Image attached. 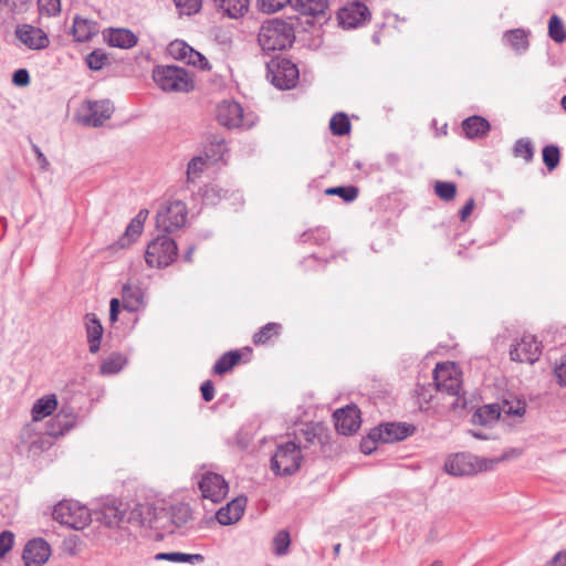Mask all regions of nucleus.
<instances>
[{
	"mask_svg": "<svg viewBox=\"0 0 566 566\" xmlns=\"http://www.w3.org/2000/svg\"><path fill=\"white\" fill-rule=\"evenodd\" d=\"M300 18L289 17L287 20L272 18L265 20L258 34V42L263 52L283 51L295 41Z\"/></svg>",
	"mask_w": 566,
	"mask_h": 566,
	"instance_id": "nucleus-1",
	"label": "nucleus"
},
{
	"mask_svg": "<svg viewBox=\"0 0 566 566\" xmlns=\"http://www.w3.org/2000/svg\"><path fill=\"white\" fill-rule=\"evenodd\" d=\"M155 83L166 92L188 93L195 88L189 72L176 65H159L153 71Z\"/></svg>",
	"mask_w": 566,
	"mask_h": 566,
	"instance_id": "nucleus-2",
	"label": "nucleus"
},
{
	"mask_svg": "<svg viewBox=\"0 0 566 566\" xmlns=\"http://www.w3.org/2000/svg\"><path fill=\"white\" fill-rule=\"evenodd\" d=\"M266 78L279 90L295 87L300 71L291 60L276 55L266 62Z\"/></svg>",
	"mask_w": 566,
	"mask_h": 566,
	"instance_id": "nucleus-3",
	"label": "nucleus"
},
{
	"mask_svg": "<svg viewBox=\"0 0 566 566\" xmlns=\"http://www.w3.org/2000/svg\"><path fill=\"white\" fill-rule=\"evenodd\" d=\"M52 516L61 525L73 530H83L92 521L91 513L86 506L69 500L59 502L53 509Z\"/></svg>",
	"mask_w": 566,
	"mask_h": 566,
	"instance_id": "nucleus-4",
	"label": "nucleus"
},
{
	"mask_svg": "<svg viewBox=\"0 0 566 566\" xmlns=\"http://www.w3.org/2000/svg\"><path fill=\"white\" fill-rule=\"evenodd\" d=\"M301 446L294 441L279 444L271 458V470L275 475H292L301 465Z\"/></svg>",
	"mask_w": 566,
	"mask_h": 566,
	"instance_id": "nucleus-5",
	"label": "nucleus"
},
{
	"mask_svg": "<svg viewBox=\"0 0 566 566\" xmlns=\"http://www.w3.org/2000/svg\"><path fill=\"white\" fill-rule=\"evenodd\" d=\"M178 247L175 240L167 234L155 238L147 245L145 252V261L150 268H166L170 265L177 258Z\"/></svg>",
	"mask_w": 566,
	"mask_h": 566,
	"instance_id": "nucleus-6",
	"label": "nucleus"
},
{
	"mask_svg": "<svg viewBox=\"0 0 566 566\" xmlns=\"http://www.w3.org/2000/svg\"><path fill=\"white\" fill-rule=\"evenodd\" d=\"M291 9L297 13L293 18H300V27H322L331 18L327 13L328 0H293Z\"/></svg>",
	"mask_w": 566,
	"mask_h": 566,
	"instance_id": "nucleus-7",
	"label": "nucleus"
},
{
	"mask_svg": "<svg viewBox=\"0 0 566 566\" xmlns=\"http://www.w3.org/2000/svg\"><path fill=\"white\" fill-rule=\"evenodd\" d=\"M158 522L163 526L157 530L172 534L192 518V510L187 503H177L170 506L158 505Z\"/></svg>",
	"mask_w": 566,
	"mask_h": 566,
	"instance_id": "nucleus-8",
	"label": "nucleus"
},
{
	"mask_svg": "<svg viewBox=\"0 0 566 566\" xmlns=\"http://www.w3.org/2000/svg\"><path fill=\"white\" fill-rule=\"evenodd\" d=\"M216 118L221 126L232 128H251L254 124L244 117V111L240 103L235 101H222L216 109Z\"/></svg>",
	"mask_w": 566,
	"mask_h": 566,
	"instance_id": "nucleus-9",
	"label": "nucleus"
},
{
	"mask_svg": "<svg viewBox=\"0 0 566 566\" xmlns=\"http://www.w3.org/2000/svg\"><path fill=\"white\" fill-rule=\"evenodd\" d=\"M187 207L180 200L169 202L156 216V224L166 233L180 229L187 220Z\"/></svg>",
	"mask_w": 566,
	"mask_h": 566,
	"instance_id": "nucleus-10",
	"label": "nucleus"
},
{
	"mask_svg": "<svg viewBox=\"0 0 566 566\" xmlns=\"http://www.w3.org/2000/svg\"><path fill=\"white\" fill-rule=\"evenodd\" d=\"M433 381L439 391L459 396L461 390L460 371L454 363L437 364Z\"/></svg>",
	"mask_w": 566,
	"mask_h": 566,
	"instance_id": "nucleus-11",
	"label": "nucleus"
},
{
	"mask_svg": "<svg viewBox=\"0 0 566 566\" xmlns=\"http://www.w3.org/2000/svg\"><path fill=\"white\" fill-rule=\"evenodd\" d=\"M84 112L81 115L82 124L88 127H99L111 118L114 106L109 99L87 101Z\"/></svg>",
	"mask_w": 566,
	"mask_h": 566,
	"instance_id": "nucleus-12",
	"label": "nucleus"
},
{
	"mask_svg": "<svg viewBox=\"0 0 566 566\" xmlns=\"http://www.w3.org/2000/svg\"><path fill=\"white\" fill-rule=\"evenodd\" d=\"M542 353L541 343L533 335H524L520 342L512 345L510 356L512 360L534 364Z\"/></svg>",
	"mask_w": 566,
	"mask_h": 566,
	"instance_id": "nucleus-13",
	"label": "nucleus"
},
{
	"mask_svg": "<svg viewBox=\"0 0 566 566\" xmlns=\"http://www.w3.org/2000/svg\"><path fill=\"white\" fill-rule=\"evenodd\" d=\"M158 505L151 503H137L129 511L127 510L125 523H135L138 526L157 530L163 526L158 522Z\"/></svg>",
	"mask_w": 566,
	"mask_h": 566,
	"instance_id": "nucleus-14",
	"label": "nucleus"
},
{
	"mask_svg": "<svg viewBox=\"0 0 566 566\" xmlns=\"http://www.w3.org/2000/svg\"><path fill=\"white\" fill-rule=\"evenodd\" d=\"M199 489L205 499L211 500L213 503H219L228 494L229 485L222 475L207 472L199 482Z\"/></svg>",
	"mask_w": 566,
	"mask_h": 566,
	"instance_id": "nucleus-15",
	"label": "nucleus"
},
{
	"mask_svg": "<svg viewBox=\"0 0 566 566\" xmlns=\"http://www.w3.org/2000/svg\"><path fill=\"white\" fill-rule=\"evenodd\" d=\"M481 470L475 457L469 453H457L450 455L444 463V471L453 476L473 475Z\"/></svg>",
	"mask_w": 566,
	"mask_h": 566,
	"instance_id": "nucleus-16",
	"label": "nucleus"
},
{
	"mask_svg": "<svg viewBox=\"0 0 566 566\" xmlns=\"http://www.w3.org/2000/svg\"><path fill=\"white\" fill-rule=\"evenodd\" d=\"M127 514V504L112 500L104 503L98 512L97 520L107 527H122Z\"/></svg>",
	"mask_w": 566,
	"mask_h": 566,
	"instance_id": "nucleus-17",
	"label": "nucleus"
},
{
	"mask_svg": "<svg viewBox=\"0 0 566 566\" xmlns=\"http://www.w3.org/2000/svg\"><path fill=\"white\" fill-rule=\"evenodd\" d=\"M51 555V547L43 538L30 539L23 549L22 559L25 566H42Z\"/></svg>",
	"mask_w": 566,
	"mask_h": 566,
	"instance_id": "nucleus-18",
	"label": "nucleus"
},
{
	"mask_svg": "<svg viewBox=\"0 0 566 566\" xmlns=\"http://www.w3.org/2000/svg\"><path fill=\"white\" fill-rule=\"evenodd\" d=\"M15 35L30 50H43L50 44L48 34L42 29L30 24L18 27Z\"/></svg>",
	"mask_w": 566,
	"mask_h": 566,
	"instance_id": "nucleus-19",
	"label": "nucleus"
},
{
	"mask_svg": "<svg viewBox=\"0 0 566 566\" xmlns=\"http://www.w3.org/2000/svg\"><path fill=\"white\" fill-rule=\"evenodd\" d=\"M380 431V442L394 443L402 441L416 431L413 424L406 422H385L375 427Z\"/></svg>",
	"mask_w": 566,
	"mask_h": 566,
	"instance_id": "nucleus-20",
	"label": "nucleus"
},
{
	"mask_svg": "<svg viewBox=\"0 0 566 566\" xmlns=\"http://www.w3.org/2000/svg\"><path fill=\"white\" fill-rule=\"evenodd\" d=\"M248 499L244 495L237 496L226 506L217 511L216 517L221 525H232L243 515Z\"/></svg>",
	"mask_w": 566,
	"mask_h": 566,
	"instance_id": "nucleus-21",
	"label": "nucleus"
},
{
	"mask_svg": "<svg viewBox=\"0 0 566 566\" xmlns=\"http://www.w3.org/2000/svg\"><path fill=\"white\" fill-rule=\"evenodd\" d=\"M84 326L90 353L96 354L101 348V340L104 333L103 325L94 313H87L84 316Z\"/></svg>",
	"mask_w": 566,
	"mask_h": 566,
	"instance_id": "nucleus-22",
	"label": "nucleus"
},
{
	"mask_svg": "<svg viewBox=\"0 0 566 566\" xmlns=\"http://www.w3.org/2000/svg\"><path fill=\"white\" fill-rule=\"evenodd\" d=\"M333 420L339 434L352 436L354 433V402L336 409L333 413Z\"/></svg>",
	"mask_w": 566,
	"mask_h": 566,
	"instance_id": "nucleus-23",
	"label": "nucleus"
},
{
	"mask_svg": "<svg viewBox=\"0 0 566 566\" xmlns=\"http://www.w3.org/2000/svg\"><path fill=\"white\" fill-rule=\"evenodd\" d=\"M462 130L469 139L481 138L488 135L491 129L490 122L479 115H472L465 118L462 124Z\"/></svg>",
	"mask_w": 566,
	"mask_h": 566,
	"instance_id": "nucleus-24",
	"label": "nucleus"
},
{
	"mask_svg": "<svg viewBox=\"0 0 566 566\" xmlns=\"http://www.w3.org/2000/svg\"><path fill=\"white\" fill-rule=\"evenodd\" d=\"M107 42L113 48L132 49L137 44L138 38L128 29L117 28L108 30Z\"/></svg>",
	"mask_w": 566,
	"mask_h": 566,
	"instance_id": "nucleus-25",
	"label": "nucleus"
},
{
	"mask_svg": "<svg viewBox=\"0 0 566 566\" xmlns=\"http://www.w3.org/2000/svg\"><path fill=\"white\" fill-rule=\"evenodd\" d=\"M216 9L231 19L243 17L249 11V0H213Z\"/></svg>",
	"mask_w": 566,
	"mask_h": 566,
	"instance_id": "nucleus-26",
	"label": "nucleus"
},
{
	"mask_svg": "<svg viewBox=\"0 0 566 566\" xmlns=\"http://www.w3.org/2000/svg\"><path fill=\"white\" fill-rule=\"evenodd\" d=\"M123 307L127 312H136L143 304L144 293L137 285L126 283L122 289Z\"/></svg>",
	"mask_w": 566,
	"mask_h": 566,
	"instance_id": "nucleus-27",
	"label": "nucleus"
},
{
	"mask_svg": "<svg viewBox=\"0 0 566 566\" xmlns=\"http://www.w3.org/2000/svg\"><path fill=\"white\" fill-rule=\"evenodd\" d=\"M301 436L306 442L303 447L307 448V446L314 444H325L327 441V431L326 428L321 422H312L306 424V427L301 430Z\"/></svg>",
	"mask_w": 566,
	"mask_h": 566,
	"instance_id": "nucleus-28",
	"label": "nucleus"
},
{
	"mask_svg": "<svg viewBox=\"0 0 566 566\" xmlns=\"http://www.w3.org/2000/svg\"><path fill=\"white\" fill-rule=\"evenodd\" d=\"M57 407V399L55 395H46L38 399L32 407V421L39 422L43 418L53 413Z\"/></svg>",
	"mask_w": 566,
	"mask_h": 566,
	"instance_id": "nucleus-29",
	"label": "nucleus"
},
{
	"mask_svg": "<svg viewBox=\"0 0 566 566\" xmlns=\"http://www.w3.org/2000/svg\"><path fill=\"white\" fill-rule=\"evenodd\" d=\"M227 151L228 148L223 137L219 135H211L208 138V144L205 146V157L208 160L218 163L223 159Z\"/></svg>",
	"mask_w": 566,
	"mask_h": 566,
	"instance_id": "nucleus-30",
	"label": "nucleus"
},
{
	"mask_svg": "<svg viewBox=\"0 0 566 566\" xmlns=\"http://www.w3.org/2000/svg\"><path fill=\"white\" fill-rule=\"evenodd\" d=\"M75 424V418L64 415L63 411L59 412L50 420L46 432L50 437H59L69 432Z\"/></svg>",
	"mask_w": 566,
	"mask_h": 566,
	"instance_id": "nucleus-31",
	"label": "nucleus"
},
{
	"mask_svg": "<svg viewBox=\"0 0 566 566\" xmlns=\"http://www.w3.org/2000/svg\"><path fill=\"white\" fill-rule=\"evenodd\" d=\"M501 416V408L499 405H485L480 407L472 416V422L480 426H490L496 422Z\"/></svg>",
	"mask_w": 566,
	"mask_h": 566,
	"instance_id": "nucleus-32",
	"label": "nucleus"
},
{
	"mask_svg": "<svg viewBox=\"0 0 566 566\" xmlns=\"http://www.w3.org/2000/svg\"><path fill=\"white\" fill-rule=\"evenodd\" d=\"M127 364V358L117 352L109 354L99 365V374L111 376L119 373Z\"/></svg>",
	"mask_w": 566,
	"mask_h": 566,
	"instance_id": "nucleus-33",
	"label": "nucleus"
},
{
	"mask_svg": "<svg viewBox=\"0 0 566 566\" xmlns=\"http://www.w3.org/2000/svg\"><path fill=\"white\" fill-rule=\"evenodd\" d=\"M242 355L239 350H229L224 353L214 364L213 374L223 375L230 371L241 359Z\"/></svg>",
	"mask_w": 566,
	"mask_h": 566,
	"instance_id": "nucleus-34",
	"label": "nucleus"
},
{
	"mask_svg": "<svg viewBox=\"0 0 566 566\" xmlns=\"http://www.w3.org/2000/svg\"><path fill=\"white\" fill-rule=\"evenodd\" d=\"M72 33L77 42H87L95 34L94 25L86 19L76 17L73 21Z\"/></svg>",
	"mask_w": 566,
	"mask_h": 566,
	"instance_id": "nucleus-35",
	"label": "nucleus"
},
{
	"mask_svg": "<svg viewBox=\"0 0 566 566\" xmlns=\"http://www.w3.org/2000/svg\"><path fill=\"white\" fill-rule=\"evenodd\" d=\"M507 43L517 52H525L528 46V32L523 29H513L504 34Z\"/></svg>",
	"mask_w": 566,
	"mask_h": 566,
	"instance_id": "nucleus-36",
	"label": "nucleus"
},
{
	"mask_svg": "<svg viewBox=\"0 0 566 566\" xmlns=\"http://www.w3.org/2000/svg\"><path fill=\"white\" fill-rule=\"evenodd\" d=\"M42 431L38 429V423L32 421L27 423L20 431L18 437L17 449L19 453H24V451L30 447V442L35 439Z\"/></svg>",
	"mask_w": 566,
	"mask_h": 566,
	"instance_id": "nucleus-37",
	"label": "nucleus"
},
{
	"mask_svg": "<svg viewBox=\"0 0 566 566\" xmlns=\"http://www.w3.org/2000/svg\"><path fill=\"white\" fill-rule=\"evenodd\" d=\"M329 129L334 136H345L350 133L352 123L346 113L338 112L329 120Z\"/></svg>",
	"mask_w": 566,
	"mask_h": 566,
	"instance_id": "nucleus-38",
	"label": "nucleus"
},
{
	"mask_svg": "<svg viewBox=\"0 0 566 566\" xmlns=\"http://www.w3.org/2000/svg\"><path fill=\"white\" fill-rule=\"evenodd\" d=\"M281 329L282 325L279 323L265 324L253 335L254 345L258 346L268 344L272 339V337L280 335Z\"/></svg>",
	"mask_w": 566,
	"mask_h": 566,
	"instance_id": "nucleus-39",
	"label": "nucleus"
},
{
	"mask_svg": "<svg viewBox=\"0 0 566 566\" xmlns=\"http://www.w3.org/2000/svg\"><path fill=\"white\" fill-rule=\"evenodd\" d=\"M329 239V232L325 227H317L310 229L300 234L297 242L307 243L312 242L317 245L324 244Z\"/></svg>",
	"mask_w": 566,
	"mask_h": 566,
	"instance_id": "nucleus-40",
	"label": "nucleus"
},
{
	"mask_svg": "<svg viewBox=\"0 0 566 566\" xmlns=\"http://www.w3.org/2000/svg\"><path fill=\"white\" fill-rule=\"evenodd\" d=\"M291 536L289 531H279L272 539V552L276 556H284L289 553Z\"/></svg>",
	"mask_w": 566,
	"mask_h": 566,
	"instance_id": "nucleus-41",
	"label": "nucleus"
},
{
	"mask_svg": "<svg viewBox=\"0 0 566 566\" xmlns=\"http://www.w3.org/2000/svg\"><path fill=\"white\" fill-rule=\"evenodd\" d=\"M52 437L48 432H41L34 440L30 442V447L24 451L29 457H36L52 446Z\"/></svg>",
	"mask_w": 566,
	"mask_h": 566,
	"instance_id": "nucleus-42",
	"label": "nucleus"
},
{
	"mask_svg": "<svg viewBox=\"0 0 566 566\" xmlns=\"http://www.w3.org/2000/svg\"><path fill=\"white\" fill-rule=\"evenodd\" d=\"M144 227L139 220H132L127 226L124 234L118 240V245L120 248L129 247L143 232Z\"/></svg>",
	"mask_w": 566,
	"mask_h": 566,
	"instance_id": "nucleus-43",
	"label": "nucleus"
},
{
	"mask_svg": "<svg viewBox=\"0 0 566 566\" xmlns=\"http://www.w3.org/2000/svg\"><path fill=\"white\" fill-rule=\"evenodd\" d=\"M336 20L339 28L344 30L354 29V1L337 10Z\"/></svg>",
	"mask_w": 566,
	"mask_h": 566,
	"instance_id": "nucleus-44",
	"label": "nucleus"
},
{
	"mask_svg": "<svg viewBox=\"0 0 566 566\" xmlns=\"http://www.w3.org/2000/svg\"><path fill=\"white\" fill-rule=\"evenodd\" d=\"M548 35L556 43H563L566 40V29L557 14H553L548 21Z\"/></svg>",
	"mask_w": 566,
	"mask_h": 566,
	"instance_id": "nucleus-45",
	"label": "nucleus"
},
{
	"mask_svg": "<svg viewBox=\"0 0 566 566\" xmlns=\"http://www.w3.org/2000/svg\"><path fill=\"white\" fill-rule=\"evenodd\" d=\"M513 155L517 158H523L526 163L532 161L534 157V147L531 139H517L513 147Z\"/></svg>",
	"mask_w": 566,
	"mask_h": 566,
	"instance_id": "nucleus-46",
	"label": "nucleus"
},
{
	"mask_svg": "<svg viewBox=\"0 0 566 566\" xmlns=\"http://www.w3.org/2000/svg\"><path fill=\"white\" fill-rule=\"evenodd\" d=\"M86 65L92 71L102 70L108 62V55L102 49H95L85 57Z\"/></svg>",
	"mask_w": 566,
	"mask_h": 566,
	"instance_id": "nucleus-47",
	"label": "nucleus"
},
{
	"mask_svg": "<svg viewBox=\"0 0 566 566\" xmlns=\"http://www.w3.org/2000/svg\"><path fill=\"white\" fill-rule=\"evenodd\" d=\"M543 161L549 171L554 170L560 160V151L556 145H547L542 150Z\"/></svg>",
	"mask_w": 566,
	"mask_h": 566,
	"instance_id": "nucleus-48",
	"label": "nucleus"
},
{
	"mask_svg": "<svg viewBox=\"0 0 566 566\" xmlns=\"http://www.w3.org/2000/svg\"><path fill=\"white\" fill-rule=\"evenodd\" d=\"M208 159L205 156H196L187 165V180L192 182L205 169Z\"/></svg>",
	"mask_w": 566,
	"mask_h": 566,
	"instance_id": "nucleus-49",
	"label": "nucleus"
},
{
	"mask_svg": "<svg viewBox=\"0 0 566 566\" xmlns=\"http://www.w3.org/2000/svg\"><path fill=\"white\" fill-rule=\"evenodd\" d=\"M380 442L379 429H370L366 438H363L359 444V449L364 454H370L377 449V443Z\"/></svg>",
	"mask_w": 566,
	"mask_h": 566,
	"instance_id": "nucleus-50",
	"label": "nucleus"
},
{
	"mask_svg": "<svg viewBox=\"0 0 566 566\" xmlns=\"http://www.w3.org/2000/svg\"><path fill=\"white\" fill-rule=\"evenodd\" d=\"M228 195L229 190L223 189L218 185H212L206 189L203 200L209 205H217L222 199H227Z\"/></svg>",
	"mask_w": 566,
	"mask_h": 566,
	"instance_id": "nucleus-51",
	"label": "nucleus"
},
{
	"mask_svg": "<svg viewBox=\"0 0 566 566\" xmlns=\"http://www.w3.org/2000/svg\"><path fill=\"white\" fill-rule=\"evenodd\" d=\"M434 192L440 199L450 201L455 197L457 186L451 181H437Z\"/></svg>",
	"mask_w": 566,
	"mask_h": 566,
	"instance_id": "nucleus-52",
	"label": "nucleus"
},
{
	"mask_svg": "<svg viewBox=\"0 0 566 566\" xmlns=\"http://www.w3.org/2000/svg\"><path fill=\"white\" fill-rule=\"evenodd\" d=\"M293 0H256V6L263 13H274L286 6L291 7Z\"/></svg>",
	"mask_w": 566,
	"mask_h": 566,
	"instance_id": "nucleus-53",
	"label": "nucleus"
},
{
	"mask_svg": "<svg viewBox=\"0 0 566 566\" xmlns=\"http://www.w3.org/2000/svg\"><path fill=\"white\" fill-rule=\"evenodd\" d=\"M502 411L509 416L523 417L526 411V403L524 400H521V399H513V400L506 399L503 402L501 412Z\"/></svg>",
	"mask_w": 566,
	"mask_h": 566,
	"instance_id": "nucleus-54",
	"label": "nucleus"
},
{
	"mask_svg": "<svg viewBox=\"0 0 566 566\" xmlns=\"http://www.w3.org/2000/svg\"><path fill=\"white\" fill-rule=\"evenodd\" d=\"M167 51L170 56L176 60H186L188 51H190V45L187 44L182 40H175L170 42L167 46Z\"/></svg>",
	"mask_w": 566,
	"mask_h": 566,
	"instance_id": "nucleus-55",
	"label": "nucleus"
},
{
	"mask_svg": "<svg viewBox=\"0 0 566 566\" xmlns=\"http://www.w3.org/2000/svg\"><path fill=\"white\" fill-rule=\"evenodd\" d=\"M327 196H339L345 202L354 201V186H338L325 189Z\"/></svg>",
	"mask_w": 566,
	"mask_h": 566,
	"instance_id": "nucleus-56",
	"label": "nucleus"
},
{
	"mask_svg": "<svg viewBox=\"0 0 566 566\" xmlns=\"http://www.w3.org/2000/svg\"><path fill=\"white\" fill-rule=\"evenodd\" d=\"M185 61L187 64H190L193 66H199V69H201V70L210 69L208 59L191 46H190V51H188V54H187V57Z\"/></svg>",
	"mask_w": 566,
	"mask_h": 566,
	"instance_id": "nucleus-57",
	"label": "nucleus"
},
{
	"mask_svg": "<svg viewBox=\"0 0 566 566\" xmlns=\"http://www.w3.org/2000/svg\"><path fill=\"white\" fill-rule=\"evenodd\" d=\"M180 14L191 15L199 12L201 0H174Z\"/></svg>",
	"mask_w": 566,
	"mask_h": 566,
	"instance_id": "nucleus-58",
	"label": "nucleus"
},
{
	"mask_svg": "<svg viewBox=\"0 0 566 566\" xmlns=\"http://www.w3.org/2000/svg\"><path fill=\"white\" fill-rule=\"evenodd\" d=\"M370 19L371 12L369 8L365 3L356 0V28L365 24Z\"/></svg>",
	"mask_w": 566,
	"mask_h": 566,
	"instance_id": "nucleus-59",
	"label": "nucleus"
},
{
	"mask_svg": "<svg viewBox=\"0 0 566 566\" xmlns=\"http://www.w3.org/2000/svg\"><path fill=\"white\" fill-rule=\"evenodd\" d=\"M14 534L10 531L0 533V558L3 557L13 546Z\"/></svg>",
	"mask_w": 566,
	"mask_h": 566,
	"instance_id": "nucleus-60",
	"label": "nucleus"
},
{
	"mask_svg": "<svg viewBox=\"0 0 566 566\" xmlns=\"http://www.w3.org/2000/svg\"><path fill=\"white\" fill-rule=\"evenodd\" d=\"M40 10L49 15H55L61 12V0H39Z\"/></svg>",
	"mask_w": 566,
	"mask_h": 566,
	"instance_id": "nucleus-61",
	"label": "nucleus"
},
{
	"mask_svg": "<svg viewBox=\"0 0 566 566\" xmlns=\"http://www.w3.org/2000/svg\"><path fill=\"white\" fill-rule=\"evenodd\" d=\"M12 83L15 86L23 87L30 83V73L27 69H18L13 72Z\"/></svg>",
	"mask_w": 566,
	"mask_h": 566,
	"instance_id": "nucleus-62",
	"label": "nucleus"
},
{
	"mask_svg": "<svg viewBox=\"0 0 566 566\" xmlns=\"http://www.w3.org/2000/svg\"><path fill=\"white\" fill-rule=\"evenodd\" d=\"M154 559L159 560H167L171 563H181L182 560V553L181 552H165V553H157L154 556Z\"/></svg>",
	"mask_w": 566,
	"mask_h": 566,
	"instance_id": "nucleus-63",
	"label": "nucleus"
},
{
	"mask_svg": "<svg viewBox=\"0 0 566 566\" xmlns=\"http://www.w3.org/2000/svg\"><path fill=\"white\" fill-rule=\"evenodd\" d=\"M554 374L558 384L566 387V355L562 356L559 364L554 369Z\"/></svg>",
	"mask_w": 566,
	"mask_h": 566,
	"instance_id": "nucleus-64",
	"label": "nucleus"
}]
</instances>
